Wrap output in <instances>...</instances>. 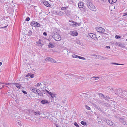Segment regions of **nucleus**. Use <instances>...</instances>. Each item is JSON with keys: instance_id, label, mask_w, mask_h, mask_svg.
<instances>
[{"instance_id": "nucleus-31", "label": "nucleus", "mask_w": 127, "mask_h": 127, "mask_svg": "<svg viewBox=\"0 0 127 127\" xmlns=\"http://www.w3.org/2000/svg\"><path fill=\"white\" fill-rule=\"evenodd\" d=\"M56 104H55V105H56V106L58 108H59L60 107V106L61 105H60V104H58V103H56Z\"/></svg>"}, {"instance_id": "nucleus-64", "label": "nucleus", "mask_w": 127, "mask_h": 127, "mask_svg": "<svg viewBox=\"0 0 127 127\" xmlns=\"http://www.w3.org/2000/svg\"><path fill=\"white\" fill-rule=\"evenodd\" d=\"M126 40L127 41V39H126Z\"/></svg>"}, {"instance_id": "nucleus-50", "label": "nucleus", "mask_w": 127, "mask_h": 127, "mask_svg": "<svg viewBox=\"0 0 127 127\" xmlns=\"http://www.w3.org/2000/svg\"><path fill=\"white\" fill-rule=\"evenodd\" d=\"M69 22H72V23H74V21H72V20H69Z\"/></svg>"}, {"instance_id": "nucleus-21", "label": "nucleus", "mask_w": 127, "mask_h": 127, "mask_svg": "<svg viewBox=\"0 0 127 127\" xmlns=\"http://www.w3.org/2000/svg\"><path fill=\"white\" fill-rule=\"evenodd\" d=\"M74 23H75V24H74V26H80L81 25V24L80 23H78L77 22H75Z\"/></svg>"}, {"instance_id": "nucleus-55", "label": "nucleus", "mask_w": 127, "mask_h": 127, "mask_svg": "<svg viewBox=\"0 0 127 127\" xmlns=\"http://www.w3.org/2000/svg\"><path fill=\"white\" fill-rule=\"evenodd\" d=\"M117 63H112V64H116Z\"/></svg>"}, {"instance_id": "nucleus-43", "label": "nucleus", "mask_w": 127, "mask_h": 127, "mask_svg": "<svg viewBox=\"0 0 127 127\" xmlns=\"http://www.w3.org/2000/svg\"><path fill=\"white\" fill-rule=\"evenodd\" d=\"M34 75L33 74L31 75L30 76V77L31 78H33L34 77Z\"/></svg>"}, {"instance_id": "nucleus-36", "label": "nucleus", "mask_w": 127, "mask_h": 127, "mask_svg": "<svg viewBox=\"0 0 127 127\" xmlns=\"http://www.w3.org/2000/svg\"><path fill=\"white\" fill-rule=\"evenodd\" d=\"M40 40L39 39V41H38L37 42H36V43H37V44H37V45H39L40 44H41V43L40 41Z\"/></svg>"}, {"instance_id": "nucleus-56", "label": "nucleus", "mask_w": 127, "mask_h": 127, "mask_svg": "<svg viewBox=\"0 0 127 127\" xmlns=\"http://www.w3.org/2000/svg\"><path fill=\"white\" fill-rule=\"evenodd\" d=\"M68 74H65V76H66V77H68Z\"/></svg>"}, {"instance_id": "nucleus-53", "label": "nucleus", "mask_w": 127, "mask_h": 127, "mask_svg": "<svg viewBox=\"0 0 127 127\" xmlns=\"http://www.w3.org/2000/svg\"><path fill=\"white\" fill-rule=\"evenodd\" d=\"M101 0L102 1L105 2H106L107 1V0Z\"/></svg>"}, {"instance_id": "nucleus-46", "label": "nucleus", "mask_w": 127, "mask_h": 127, "mask_svg": "<svg viewBox=\"0 0 127 127\" xmlns=\"http://www.w3.org/2000/svg\"><path fill=\"white\" fill-rule=\"evenodd\" d=\"M12 83H6L5 84L6 85H9L10 84H12L13 85V84H12Z\"/></svg>"}, {"instance_id": "nucleus-33", "label": "nucleus", "mask_w": 127, "mask_h": 127, "mask_svg": "<svg viewBox=\"0 0 127 127\" xmlns=\"http://www.w3.org/2000/svg\"><path fill=\"white\" fill-rule=\"evenodd\" d=\"M106 100H108V99H109V96H104L103 97Z\"/></svg>"}, {"instance_id": "nucleus-6", "label": "nucleus", "mask_w": 127, "mask_h": 127, "mask_svg": "<svg viewBox=\"0 0 127 127\" xmlns=\"http://www.w3.org/2000/svg\"><path fill=\"white\" fill-rule=\"evenodd\" d=\"M89 36L91 38L94 39L95 40H96L98 39L96 37V35L94 34L93 33H90L89 34Z\"/></svg>"}, {"instance_id": "nucleus-19", "label": "nucleus", "mask_w": 127, "mask_h": 127, "mask_svg": "<svg viewBox=\"0 0 127 127\" xmlns=\"http://www.w3.org/2000/svg\"><path fill=\"white\" fill-rule=\"evenodd\" d=\"M49 48H53L55 47V46L54 45L52 44L51 42H50L49 43Z\"/></svg>"}, {"instance_id": "nucleus-40", "label": "nucleus", "mask_w": 127, "mask_h": 127, "mask_svg": "<svg viewBox=\"0 0 127 127\" xmlns=\"http://www.w3.org/2000/svg\"><path fill=\"white\" fill-rule=\"evenodd\" d=\"M30 20L29 17H28L26 19V20L27 21H28Z\"/></svg>"}, {"instance_id": "nucleus-38", "label": "nucleus", "mask_w": 127, "mask_h": 127, "mask_svg": "<svg viewBox=\"0 0 127 127\" xmlns=\"http://www.w3.org/2000/svg\"><path fill=\"white\" fill-rule=\"evenodd\" d=\"M116 44L118 45L119 46H121V43L119 42H116Z\"/></svg>"}, {"instance_id": "nucleus-42", "label": "nucleus", "mask_w": 127, "mask_h": 127, "mask_svg": "<svg viewBox=\"0 0 127 127\" xmlns=\"http://www.w3.org/2000/svg\"><path fill=\"white\" fill-rule=\"evenodd\" d=\"M40 83H37L36 85V86L37 87H39V86H40Z\"/></svg>"}, {"instance_id": "nucleus-41", "label": "nucleus", "mask_w": 127, "mask_h": 127, "mask_svg": "<svg viewBox=\"0 0 127 127\" xmlns=\"http://www.w3.org/2000/svg\"><path fill=\"white\" fill-rule=\"evenodd\" d=\"M74 125L76 127L78 126V125L76 122L74 123Z\"/></svg>"}, {"instance_id": "nucleus-35", "label": "nucleus", "mask_w": 127, "mask_h": 127, "mask_svg": "<svg viewBox=\"0 0 127 127\" xmlns=\"http://www.w3.org/2000/svg\"><path fill=\"white\" fill-rule=\"evenodd\" d=\"M104 105L107 107H109L110 106V104L108 103H104Z\"/></svg>"}, {"instance_id": "nucleus-63", "label": "nucleus", "mask_w": 127, "mask_h": 127, "mask_svg": "<svg viewBox=\"0 0 127 127\" xmlns=\"http://www.w3.org/2000/svg\"><path fill=\"white\" fill-rule=\"evenodd\" d=\"M126 14H127V12H126Z\"/></svg>"}, {"instance_id": "nucleus-26", "label": "nucleus", "mask_w": 127, "mask_h": 127, "mask_svg": "<svg viewBox=\"0 0 127 127\" xmlns=\"http://www.w3.org/2000/svg\"><path fill=\"white\" fill-rule=\"evenodd\" d=\"M32 33V31H31L30 30L29 31L28 34L29 36H31Z\"/></svg>"}, {"instance_id": "nucleus-60", "label": "nucleus", "mask_w": 127, "mask_h": 127, "mask_svg": "<svg viewBox=\"0 0 127 127\" xmlns=\"http://www.w3.org/2000/svg\"><path fill=\"white\" fill-rule=\"evenodd\" d=\"M56 127H59V126H57V125H56Z\"/></svg>"}, {"instance_id": "nucleus-48", "label": "nucleus", "mask_w": 127, "mask_h": 127, "mask_svg": "<svg viewBox=\"0 0 127 127\" xmlns=\"http://www.w3.org/2000/svg\"><path fill=\"white\" fill-rule=\"evenodd\" d=\"M126 15H127V14H126V12L124 13V14L123 15V16H126Z\"/></svg>"}, {"instance_id": "nucleus-2", "label": "nucleus", "mask_w": 127, "mask_h": 127, "mask_svg": "<svg viewBox=\"0 0 127 127\" xmlns=\"http://www.w3.org/2000/svg\"><path fill=\"white\" fill-rule=\"evenodd\" d=\"M52 37L56 41H59L61 39V37L57 32H53L52 33Z\"/></svg>"}, {"instance_id": "nucleus-49", "label": "nucleus", "mask_w": 127, "mask_h": 127, "mask_svg": "<svg viewBox=\"0 0 127 127\" xmlns=\"http://www.w3.org/2000/svg\"><path fill=\"white\" fill-rule=\"evenodd\" d=\"M11 92H8V93H7V94L8 95H11Z\"/></svg>"}, {"instance_id": "nucleus-3", "label": "nucleus", "mask_w": 127, "mask_h": 127, "mask_svg": "<svg viewBox=\"0 0 127 127\" xmlns=\"http://www.w3.org/2000/svg\"><path fill=\"white\" fill-rule=\"evenodd\" d=\"M125 92L124 90H119L117 91V93L115 94L120 97H125V95L123 93Z\"/></svg>"}, {"instance_id": "nucleus-15", "label": "nucleus", "mask_w": 127, "mask_h": 127, "mask_svg": "<svg viewBox=\"0 0 127 127\" xmlns=\"http://www.w3.org/2000/svg\"><path fill=\"white\" fill-rule=\"evenodd\" d=\"M84 4L82 2H80L78 3V7L80 8H81L83 7V6Z\"/></svg>"}, {"instance_id": "nucleus-16", "label": "nucleus", "mask_w": 127, "mask_h": 127, "mask_svg": "<svg viewBox=\"0 0 127 127\" xmlns=\"http://www.w3.org/2000/svg\"><path fill=\"white\" fill-rule=\"evenodd\" d=\"M55 13L56 15L60 16L63 15L64 14L61 11L58 12L55 11Z\"/></svg>"}, {"instance_id": "nucleus-59", "label": "nucleus", "mask_w": 127, "mask_h": 127, "mask_svg": "<svg viewBox=\"0 0 127 127\" xmlns=\"http://www.w3.org/2000/svg\"><path fill=\"white\" fill-rule=\"evenodd\" d=\"M98 110H99L100 111L101 110L100 108H99V109H98Z\"/></svg>"}, {"instance_id": "nucleus-45", "label": "nucleus", "mask_w": 127, "mask_h": 127, "mask_svg": "<svg viewBox=\"0 0 127 127\" xmlns=\"http://www.w3.org/2000/svg\"><path fill=\"white\" fill-rule=\"evenodd\" d=\"M43 34L45 35L46 36L47 35V33L46 32H44L43 33Z\"/></svg>"}, {"instance_id": "nucleus-8", "label": "nucleus", "mask_w": 127, "mask_h": 127, "mask_svg": "<svg viewBox=\"0 0 127 127\" xmlns=\"http://www.w3.org/2000/svg\"><path fill=\"white\" fill-rule=\"evenodd\" d=\"M96 30L98 32L100 33L103 32L105 30L103 28L99 27L96 29Z\"/></svg>"}, {"instance_id": "nucleus-30", "label": "nucleus", "mask_w": 127, "mask_h": 127, "mask_svg": "<svg viewBox=\"0 0 127 127\" xmlns=\"http://www.w3.org/2000/svg\"><path fill=\"white\" fill-rule=\"evenodd\" d=\"M40 115H41L40 116H41L43 118H45V114L44 113H40Z\"/></svg>"}, {"instance_id": "nucleus-9", "label": "nucleus", "mask_w": 127, "mask_h": 127, "mask_svg": "<svg viewBox=\"0 0 127 127\" xmlns=\"http://www.w3.org/2000/svg\"><path fill=\"white\" fill-rule=\"evenodd\" d=\"M72 57L73 58H76L77 57L81 59H82L83 60H85L86 59L85 58L83 57L79 56L75 54L73 55H72Z\"/></svg>"}, {"instance_id": "nucleus-4", "label": "nucleus", "mask_w": 127, "mask_h": 127, "mask_svg": "<svg viewBox=\"0 0 127 127\" xmlns=\"http://www.w3.org/2000/svg\"><path fill=\"white\" fill-rule=\"evenodd\" d=\"M31 25L32 26L35 27H40V24L39 23L34 21L32 22L31 24Z\"/></svg>"}, {"instance_id": "nucleus-23", "label": "nucleus", "mask_w": 127, "mask_h": 127, "mask_svg": "<svg viewBox=\"0 0 127 127\" xmlns=\"http://www.w3.org/2000/svg\"><path fill=\"white\" fill-rule=\"evenodd\" d=\"M79 78L80 79V82L81 81V80H85V78L81 77V76H79Z\"/></svg>"}, {"instance_id": "nucleus-11", "label": "nucleus", "mask_w": 127, "mask_h": 127, "mask_svg": "<svg viewBox=\"0 0 127 127\" xmlns=\"http://www.w3.org/2000/svg\"><path fill=\"white\" fill-rule=\"evenodd\" d=\"M32 112H33L34 115L36 116H37L38 115H40V112L39 111H33Z\"/></svg>"}, {"instance_id": "nucleus-20", "label": "nucleus", "mask_w": 127, "mask_h": 127, "mask_svg": "<svg viewBox=\"0 0 127 127\" xmlns=\"http://www.w3.org/2000/svg\"><path fill=\"white\" fill-rule=\"evenodd\" d=\"M117 0H108L109 3H115Z\"/></svg>"}, {"instance_id": "nucleus-58", "label": "nucleus", "mask_w": 127, "mask_h": 127, "mask_svg": "<svg viewBox=\"0 0 127 127\" xmlns=\"http://www.w3.org/2000/svg\"><path fill=\"white\" fill-rule=\"evenodd\" d=\"M93 56H95H95H96V57L97 55H93Z\"/></svg>"}, {"instance_id": "nucleus-52", "label": "nucleus", "mask_w": 127, "mask_h": 127, "mask_svg": "<svg viewBox=\"0 0 127 127\" xmlns=\"http://www.w3.org/2000/svg\"><path fill=\"white\" fill-rule=\"evenodd\" d=\"M106 47L107 48L110 49V47L109 46H106Z\"/></svg>"}, {"instance_id": "nucleus-14", "label": "nucleus", "mask_w": 127, "mask_h": 127, "mask_svg": "<svg viewBox=\"0 0 127 127\" xmlns=\"http://www.w3.org/2000/svg\"><path fill=\"white\" fill-rule=\"evenodd\" d=\"M13 85H14L15 86H16L17 88L20 89V87L21 86V85L17 83H13Z\"/></svg>"}, {"instance_id": "nucleus-54", "label": "nucleus", "mask_w": 127, "mask_h": 127, "mask_svg": "<svg viewBox=\"0 0 127 127\" xmlns=\"http://www.w3.org/2000/svg\"><path fill=\"white\" fill-rule=\"evenodd\" d=\"M93 80H97V79L96 78H94L93 79Z\"/></svg>"}, {"instance_id": "nucleus-22", "label": "nucleus", "mask_w": 127, "mask_h": 127, "mask_svg": "<svg viewBox=\"0 0 127 127\" xmlns=\"http://www.w3.org/2000/svg\"><path fill=\"white\" fill-rule=\"evenodd\" d=\"M72 35L73 36H76L78 35V33L76 32H73Z\"/></svg>"}, {"instance_id": "nucleus-37", "label": "nucleus", "mask_w": 127, "mask_h": 127, "mask_svg": "<svg viewBox=\"0 0 127 127\" xmlns=\"http://www.w3.org/2000/svg\"><path fill=\"white\" fill-rule=\"evenodd\" d=\"M115 38L116 39H118L120 38L121 37L119 36L116 35L115 36Z\"/></svg>"}, {"instance_id": "nucleus-7", "label": "nucleus", "mask_w": 127, "mask_h": 127, "mask_svg": "<svg viewBox=\"0 0 127 127\" xmlns=\"http://www.w3.org/2000/svg\"><path fill=\"white\" fill-rule=\"evenodd\" d=\"M45 61L47 62L50 61L53 63H56V62L55 60L51 58L48 57L45 59Z\"/></svg>"}, {"instance_id": "nucleus-10", "label": "nucleus", "mask_w": 127, "mask_h": 127, "mask_svg": "<svg viewBox=\"0 0 127 127\" xmlns=\"http://www.w3.org/2000/svg\"><path fill=\"white\" fill-rule=\"evenodd\" d=\"M30 89L32 92L35 94L37 93V91L38 90V89H37L36 88L34 87H31Z\"/></svg>"}, {"instance_id": "nucleus-51", "label": "nucleus", "mask_w": 127, "mask_h": 127, "mask_svg": "<svg viewBox=\"0 0 127 127\" xmlns=\"http://www.w3.org/2000/svg\"><path fill=\"white\" fill-rule=\"evenodd\" d=\"M116 65H124L123 64H117V63Z\"/></svg>"}, {"instance_id": "nucleus-32", "label": "nucleus", "mask_w": 127, "mask_h": 127, "mask_svg": "<svg viewBox=\"0 0 127 127\" xmlns=\"http://www.w3.org/2000/svg\"><path fill=\"white\" fill-rule=\"evenodd\" d=\"M85 106L86 107V108L88 110H90L91 109V108H90V107L88 106L87 105H85Z\"/></svg>"}, {"instance_id": "nucleus-29", "label": "nucleus", "mask_w": 127, "mask_h": 127, "mask_svg": "<svg viewBox=\"0 0 127 127\" xmlns=\"http://www.w3.org/2000/svg\"><path fill=\"white\" fill-rule=\"evenodd\" d=\"M81 124L84 126H85L86 124V122H84L83 121H82L81 122Z\"/></svg>"}, {"instance_id": "nucleus-34", "label": "nucleus", "mask_w": 127, "mask_h": 127, "mask_svg": "<svg viewBox=\"0 0 127 127\" xmlns=\"http://www.w3.org/2000/svg\"><path fill=\"white\" fill-rule=\"evenodd\" d=\"M99 96L100 97H104V95L100 93L99 94Z\"/></svg>"}, {"instance_id": "nucleus-12", "label": "nucleus", "mask_w": 127, "mask_h": 127, "mask_svg": "<svg viewBox=\"0 0 127 127\" xmlns=\"http://www.w3.org/2000/svg\"><path fill=\"white\" fill-rule=\"evenodd\" d=\"M42 2L43 4L47 7H49L50 6V4L47 1H43Z\"/></svg>"}, {"instance_id": "nucleus-18", "label": "nucleus", "mask_w": 127, "mask_h": 127, "mask_svg": "<svg viewBox=\"0 0 127 127\" xmlns=\"http://www.w3.org/2000/svg\"><path fill=\"white\" fill-rule=\"evenodd\" d=\"M49 102L47 100L44 99L41 101V103L44 104L46 103H48Z\"/></svg>"}, {"instance_id": "nucleus-62", "label": "nucleus", "mask_w": 127, "mask_h": 127, "mask_svg": "<svg viewBox=\"0 0 127 127\" xmlns=\"http://www.w3.org/2000/svg\"><path fill=\"white\" fill-rule=\"evenodd\" d=\"M76 127H79V126H78Z\"/></svg>"}, {"instance_id": "nucleus-17", "label": "nucleus", "mask_w": 127, "mask_h": 127, "mask_svg": "<svg viewBox=\"0 0 127 127\" xmlns=\"http://www.w3.org/2000/svg\"><path fill=\"white\" fill-rule=\"evenodd\" d=\"M36 94H37L38 95L40 96H42L43 95V94L41 93V92L39 89H38L37 91V92Z\"/></svg>"}, {"instance_id": "nucleus-24", "label": "nucleus", "mask_w": 127, "mask_h": 127, "mask_svg": "<svg viewBox=\"0 0 127 127\" xmlns=\"http://www.w3.org/2000/svg\"><path fill=\"white\" fill-rule=\"evenodd\" d=\"M75 82H80V79H79V77H78V78L75 79Z\"/></svg>"}, {"instance_id": "nucleus-1", "label": "nucleus", "mask_w": 127, "mask_h": 127, "mask_svg": "<svg viewBox=\"0 0 127 127\" xmlns=\"http://www.w3.org/2000/svg\"><path fill=\"white\" fill-rule=\"evenodd\" d=\"M86 2L87 6L90 9L94 11H96V8L91 0H86Z\"/></svg>"}, {"instance_id": "nucleus-61", "label": "nucleus", "mask_w": 127, "mask_h": 127, "mask_svg": "<svg viewBox=\"0 0 127 127\" xmlns=\"http://www.w3.org/2000/svg\"><path fill=\"white\" fill-rule=\"evenodd\" d=\"M7 26H6L4 27H3V28H5V27H6Z\"/></svg>"}, {"instance_id": "nucleus-47", "label": "nucleus", "mask_w": 127, "mask_h": 127, "mask_svg": "<svg viewBox=\"0 0 127 127\" xmlns=\"http://www.w3.org/2000/svg\"><path fill=\"white\" fill-rule=\"evenodd\" d=\"M98 78V79H99L100 78L99 77H94H94H92V78Z\"/></svg>"}, {"instance_id": "nucleus-57", "label": "nucleus", "mask_w": 127, "mask_h": 127, "mask_svg": "<svg viewBox=\"0 0 127 127\" xmlns=\"http://www.w3.org/2000/svg\"><path fill=\"white\" fill-rule=\"evenodd\" d=\"M2 63L1 62H0V65H2Z\"/></svg>"}, {"instance_id": "nucleus-5", "label": "nucleus", "mask_w": 127, "mask_h": 127, "mask_svg": "<svg viewBox=\"0 0 127 127\" xmlns=\"http://www.w3.org/2000/svg\"><path fill=\"white\" fill-rule=\"evenodd\" d=\"M106 122L107 124L110 126L113 127H114L115 126V124H114L111 121L109 120H106Z\"/></svg>"}, {"instance_id": "nucleus-25", "label": "nucleus", "mask_w": 127, "mask_h": 127, "mask_svg": "<svg viewBox=\"0 0 127 127\" xmlns=\"http://www.w3.org/2000/svg\"><path fill=\"white\" fill-rule=\"evenodd\" d=\"M46 82L44 81H42L40 83V85H46Z\"/></svg>"}, {"instance_id": "nucleus-44", "label": "nucleus", "mask_w": 127, "mask_h": 127, "mask_svg": "<svg viewBox=\"0 0 127 127\" xmlns=\"http://www.w3.org/2000/svg\"><path fill=\"white\" fill-rule=\"evenodd\" d=\"M22 92L23 93L25 94H27V92L25 91H22Z\"/></svg>"}, {"instance_id": "nucleus-28", "label": "nucleus", "mask_w": 127, "mask_h": 127, "mask_svg": "<svg viewBox=\"0 0 127 127\" xmlns=\"http://www.w3.org/2000/svg\"><path fill=\"white\" fill-rule=\"evenodd\" d=\"M119 121L122 122L123 123H125V122L124 120V119L123 118H120L119 119Z\"/></svg>"}, {"instance_id": "nucleus-27", "label": "nucleus", "mask_w": 127, "mask_h": 127, "mask_svg": "<svg viewBox=\"0 0 127 127\" xmlns=\"http://www.w3.org/2000/svg\"><path fill=\"white\" fill-rule=\"evenodd\" d=\"M17 124L19 125V127H21L22 126V124L21 123V122L20 121H18Z\"/></svg>"}, {"instance_id": "nucleus-39", "label": "nucleus", "mask_w": 127, "mask_h": 127, "mask_svg": "<svg viewBox=\"0 0 127 127\" xmlns=\"http://www.w3.org/2000/svg\"><path fill=\"white\" fill-rule=\"evenodd\" d=\"M66 7H63L61 9L62 10H66Z\"/></svg>"}, {"instance_id": "nucleus-13", "label": "nucleus", "mask_w": 127, "mask_h": 127, "mask_svg": "<svg viewBox=\"0 0 127 127\" xmlns=\"http://www.w3.org/2000/svg\"><path fill=\"white\" fill-rule=\"evenodd\" d=\"M47 92L51 96L52 98H53L55 96V95L54 93H51L48 91H47Z\"/></svg>"}]
</instances>
